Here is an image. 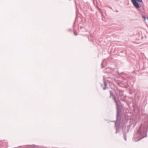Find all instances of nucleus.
<instances>
[{
	"label": "nucleus",
	"mask_w": 148,
	"mask_h": 148,
	"mask_svg": "<svg viewBox=\"0 0 148 148\" xmlns=\"http://www.w3.org/2000/svg\"><path fill=\"white\" fill-rule=\"evenodd\" d=\"M101 16H103V12H101Z\"/></svg>",
	"instance_id": "2eb2a0df"
},
{
	"label": "nucleus",
	"mask_w": 148,
	"mask_h": 148,
	"mask_svg": "<svg viewBox=\"0 0 148 148\" xmlns=\"http://www.w3.org/2000/svg\"><path fill=\"white\" fill-rule=\"evenodd\" d=\"M142 18L144 19V21H145L146 19V17L145 16H142Z\"/></svg>",
	"instance_id": "ddd939ff"
},
{
	"label": "nucleus",
	"mask_w": 148,
	"mask_h": 148,
	"mask_svg": "<svg viewBox=\"0 0 148 148\" xmlns=\"http://www.w3.org/2000/svg\"><path fill=\"white\" fill-rule=\"evenodd\" d=\"M75 27V25L74 24L73 25V30L75 29H74Z\"/></svg>",
	"instance_id": "4468645a"
},
{
	"label": "nucleus",
	"mask_w": 148,
	"mask_h": 148,
	"mask_svg": "<svg viewBox=\"0 0 148 148\" xmlns=\"http://www.w3.org/2000/svg\"><path fill=\"white\" fill-rule=\"evenodd\" d=\"M103 80L104 87H103V90H105L106 89L108 88V87H107V84L108 83V80H106V78L104 76L103 77Z\"/></svg>",
	"instance_id": "423d86ee"
},
{
	"label": "nucleus",
	"mask_w": 148,
	"mask_h": 148,
	"mask_svg": "<svg viewBox=\"0 0 148 148\" xmlns=\"http://www.w3.org/2000/svg\"><path fill=\"white\" fill-rule=\"evenodd\" d=\"M105 63L106 62L105 59L103 60L101 64V66L102 68H103L105 67V66H104V65Z\"/></svg>",
	"instance_id": "0eeeda50"
},
{
	"label": "nucleus",
	"mask_w": 148,
	"mask_h": 148,
	"mask_svg": "<svg viewBox=\"0 0 148 148\" xmlns=\"http://www.w3.org/2000/svg\"><path fill=\"white\" fill-rule=\"evenodd\" d=\"M126 96H125L123 97V101H125L126 98Z\"/></svg>",
	"instance_id": "f8f14e48"
},
{
	"label": "nucleus",
	"mask_w": 148,
	"mask_h": 148,
	"mask_svg": "<svg viewBox=\"0 0 148 148\" xmlns=\"http://www.w3.org/2000/svg\"><path fill=\"white\" fill-rule=\"evenodd\" d=\"M104 72L106 73L112 74L113 72V70L110 67H108L105 69Z\"/></svg>",
	"instance_id": "39448f33"
},
{
	"label": "nucleus",
	"mask_w": 148,
	"mask_h": 148,
	"mask_svg": "<svg viewBox=\"0 0 148 148\" xmlns=\"http://www.w3.org/2000/svg\"><path fill=\"white\" fill-rule=\"evenodd\" d=\"M74 32V34L75 36H77V33L75 31V29L73 30Z\"/></svg>",
	"instance_id": "9d476101"
},
{
	"label": "nucleus",
	"mask_w": 148,
	"mask_h": 148,
	"mask_svg": "<svg viewBox=\"0 0 148 148\" xmlns=\"http://www.w3.org/2000/svg\"><path fill=\"white\" fill-rule=\"evenodd\" d=\"M116 12H118V11H117V10H116Z\"/></svg>",
	"instance_id": "a211bd4d"
},
{
	"label": "nucleus",
	"mask_w": 148,
	"mask_h": 148,
	"mask_svg": "<svg viewBox=\"0 0 148 148\" xmlns=\"http://www.w3.org/2000/svg\"><path fill=\"white\" fill-rule=\"evenodd\" d=\"M133 5L137 9H139L140 7L139 3H143V0H131Z\"/></svg>",
	"instance_id": "7ed1b4c3"
},
{
	"label": "nucleus",
	"mask_w": 148,
	"mask_h": 148,
	"mask_svg": "<svg viewBox=\"0 0 148 148\" xmlns=\"http://www.w3.org/2000/svg\"><path fill=\"white\" fill-rule=\"evenodd\" d=\"M110 94L109 98H112L115 103L117 110L116 120L115 123V127L116 130V133L119 132L121 129V123L122 117L121 109L123 108L121 105V102L118 97H117L114 95V92L112 90H109Z\"/></svg>",
	"instance_id": "f257e3e1"
},
{
	"label": "nucleus",
	"mask_w": 148,
	"mask_h": 148,
	"mask_svg": "<svg viewBox=\"0 0 148 148\" xmlns=\"http://www.w3.org/2000/svg\"><path fill=\"white\" fill-rule=\"evenodd\" d=\"M98 10L99 12H100V13H101V12H102V10L99 8Z\"/></svg>",
	"instance_id": "9b49d317"
},
{
	"label": "nucleus",
	"mask_w": 148,
	"mask_h": 148,
	"mask_svg": "<svg viewBox=\"0 0 148 148\" xmlns=\"http://www.w3.org/2000/svg\"><path fill=\"white\" fill-rule=\"evenodd\" d=\"M68 31H70V32H72V30L71 29H68Z\"/></svg>",
	"instance_id": "dca6fc26"
},
{
	"label": "nucleus",
	"mask_w": 148,
	"mask_h": 148,
	"mask_svg": "<svg viewBox=\"0 0 148 148\" xmlns=\"http://www.w3.org/2000/svg\"><path fill=\"white\" fill-rule=\"evenodd\" d=\"M147 19L148 20V18H147Z\"/></svg>",
	"instance_id": "6ab92c4d"
},
{
	"label": "nucleus",
	"mask_w": 148,
	"mask_h": 148,
	"mask_svg": "<svg viewBox=\"0 0 148 148\" xmlns=\"http://www.w3.org/2000/svg\"><path fill=\"white\" fill-rule=\"evenodd\" d=\"M119 95L121 97L123 95V92L121 90H119Z\"/></svg>",
	"instance_id": "6e6552de"
},
{
	"label": "nucleus",
	"mask_w": 148,
	"mask_h": 148,
	"mask_svg": "<svg viewBox=\"0 0 148 148\" xmlns=\"http://www.w3.org/2000/svg\"><path fill=\"white\" fill-rule=\"evenodd\" d=\"M96 7L98 9V10H99V7L98 6H97Z\"/></svg>",
	"instance_id": "f3484780"
},
{
	"label": "nucleus",
	"mask_w": 148,
	"mask_h": 148,
	"mask_svg": "<svg viewBox=\"0 0 148 148\" xmlns=\"http://www.w3.org/2000/svg\"><path fill=\"white\" fill-rule=\"evenodd\" d=\"M129 129H128L127 130L126 128L125 127V129H123L122 131L123 134V137L125 140H127V136L126 134L129 131Z\"/></svg>",
	"instance_id": "20e7f679"
},
{
	"label": "nucleus",
	"mask_w": 148,
	"mask_h": 148,
	"mask_svg": "<svg viewBox=\"0 0 148 148\" xmlns=\"http://www.w3.org/2000/svg\"><path fill=\"white\" fill-rule=\"evenodd\" d=\"M4 142V141H0V146H3V145L2 144H3V145H4L3 144V143Z\"/></svg>",
	"instance_id": "1a4fd4ad"
},
{
	"label": "nucleus",
	"mask_w": 148,
	"mask_h": 148,
	"mask_svg": "<svg viewBox=\"0 0 148 148\" xmlns=\"http://www.w3.org/2000/svg\"><path fill=\"white\" fill-rule=\"evenodd\" d=\"M148 130V121L141 124L137 132L134 135V140L137 142L146 137Z\"/></svg>",
	"instance_id": "f03ea898"
}]
</instances>
